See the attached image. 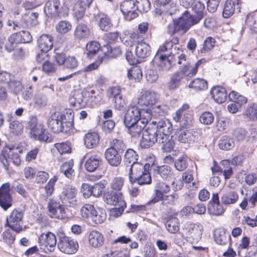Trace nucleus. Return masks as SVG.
<instances>
[{
    "instance_id": "nucleus-34",
    "label": "nucleus",
    "mask_w": 257,
    "mask_h": 257,
    "mask_svg": "<svg viewBox=\"0 0 257 257\" xmlns=\"http://www.w3.org/2000/svg\"><path fill=\"white\" fill-rule=\"evenodd\" d=\"M84 145L88 149L95 147L99 142V137L95 132L86 134L84 139Z\"/></svg>"
},
{
    "instance_id": "nucleus-55",
    "label": "nucleus",
    "mask_w": 257,
    "mask_h": 257,
    "mask_svg": "<svg viewBox=\"0 0 257 257\" xmlns=\"http://www.w3.org/2000/svg\"><path fill=\"white\" fill-rule=\"evenodd\" d=\"M55 29L58 33L65 34L72 29V25L69 21H61L56 25Z\"/></svg>"
},
{
    "instance_id": "nucleus-51",
    "label": "nucleus",
    "mask_w": 257,
    "mask_h": 257,
    "mask_svg": "<svg viewBox=\"0 0 257 257\" xmlns=\"http://www.w3.org/2000/svg\"><path fill=\"white\" fill-rule=\"evenodd\" d=\"M155 15L157 19L162 24L170 22L173 20L171 13L163 12L160 9H156Z\"/></svg>"
},
{
    "instance_id": "nucleus-18",
    "label": "nucleus",
    "mask_w": 257,
    "mask_h": 257,
    "mask_svg": "<svg viewBox=\"0 0 257 257\" xmlns=\"http://www.w3.org/2000/svg\"><path fill=\"white\" fill-rule=\"evenodd\" d=\"M186 237L192 238L194 241H198L202 235V227L194 223L187 224L183 228Z\"/></svg>"
},
{
    "instance_id": "nucleus-56",
    "label": "nucleus",
    "mask_w": 257,
    "mask_h": 257,
    "mask_svg": "<svg viewBox=\"0 0 257 257\" xmlns=\"http://www.w3.org/2000/svg\"><path fill=\"white\" fill-rule=\"evenodd\" d=\"M218 146L220 149L223 150H229L234 146L233 140L227 136H223L219 140Z\"/></svg>"
},
{
    "instance_id": "nucleus-7",
    "label": "nucleus",
    "mask_w": 257,
    "mask_h": 257,
    "mask_svg": "<svg viewBox=\"0 0 257 257\" xmlns=\"http://www.w3.org/2000/svg\"><path fill=\"white\" fill-rule=\"evenodd\" d=\"M155 127H148L144 131L140 145L143 148H147L152 146L155 143L162 144L163 146V141L158 135Z\"/></svg>"
},
{
    "instance_id": "nucleus-9",
    "label": "nucleus",
    "mask_w": 257,
    "mask_h": 257,
    "mask_svg": "<svg viewBox=\"0 0 257 257\" xmlns=\"http://www.w3.org/2000/svg\"><path fill=\"white\" fill-rule=\"evenodd\" d=\"M61 251L67 254H74L78 250L79 245L77 241L66 236L60 237L57 244Z\"/></svg>"
},
{
    "instance_id": "nucleus-23",
    "label": "nucleus",
    "mask_w": 257,
    "mask_h": 257,
    "mask_svg": "<svg viewBox=\"0 0 257 257\" xmlns=\"http://www.w3.org/2000/svg\"><path fill=\"white\" fill-rule=\"evenodd\" d=\"M77 190L75 188H64L60 195V199L64 204L75 205L76 202Z\"/></svg>"
},
{
    "instance_id": "nucleus-62",
    "label": "nucleus",
    "mask_w": 257,
    "mask_h": 257,
    "mask_svg": "<svg viewBox=\"0 0 257 257\" xmlns=\"http://www.w3.org/2000/svg\"><path fill=\"white\" fill-rule=\"evenodd\" d=\"M34 106L37 108H41L46 105L47 99L46 96L42 94H37L34 97Z\"/></svg>"
},
{
    "instance_id": "nucleus-50",
    "label": "nucleus",
    "mask_w": 257,
    "mask_h": 257,
    "mask_svg": "<svg viewBox=\"0 0 257 257\" xmlns=\"http://www.w3.org/2000/svg\"><path fill=\"white\" fill-rule=\"evenodd\" d=\"M100 45L96 41H91L86 46V54L88 58H92L99 50Z\"/></svg>"
},
{
    "instance_id": "nucleus-19",
    "label": "nucleus",
    "mask_w": 257,
    "mask_h": 257,
    "mask_svg": "<svg viewBox=\"0 0 257 257\" xmlns=\"http://www.w3.org/2000/svg\"><path fill=\"white\" fill-rule=\"evenodd\" d=\"M128 176L130 181L133 183H134V179H136L137 177L141 174L142 173L145 172L147 169H149L150 168V165L146 164L143 165L142 164L136 162L134 164L128 166Z\"/></svg>"
},
{
    "instance_id": "nucleus-40",
    "label": "nucleus",
    "mask_w": 257,
    "mask_h": 257,
    "mask_svg": "<svg viewBox=\"0 0 257 257\" xmlns=\"http://www.w3.org/2000/svg\"><path fill=\"white\" fill-rule=\"evenodd\" d=\"M94 212L88 221L92 225L102 223L105 220L106 215L102 209L98 208Z\"/></svg>"
},
{
    "instance_id": "nucleus-37",
    "label": "nucleus",
    "mask_w": 257,
    "mask_h": 257,
    "mask_svg": "<svg viewBox=\"0 0 257 257\" xmlns=\"http://www.w3.org/2000/svg\"><path fill=\"white\" fill-rule=\"evenodd\" d=\"M9 132L12 136H20L24 131V125L22 122L18 120H11L9 122Z\"/></svg>"
},
{
    "instance_id": "nucleus-20",
    "label": "nucleus",
    "mask_w": 257,
    "mask_h": 257,
    "mask_svg": "<svg viewBox=\"0 0 257 257\" xmlns=\"http://www.w3.org/2000/svg\"><path fill=\"white\" fill-rule=\"evenodd\" d=\"M104 188L105 184L101 181L95 184L92 186L88 184H83L82 185V188L83 190H88L89 191L88 193L86 192L83 193L84 197H88L91 195L98 197L100 196Z\"/></svg>"
},
{
    "instance_id": "nucleus-22",
    "label": "nucleus",
    "mask_w": 257,
    "mask_h": 257,
    "mask_svg": "<svg viewBox=\"0 0 257 257\" xmlns=\"http://www.w3.org/2000/svg\"><path fill=\"white\" fill-rule=\"evenodd\" d=\"M61 10L59 0H48L46 3L44 12L48 17H58Z\"/></svg>"
},
{
    "instance_id": "nucleus-16",
    "label": "nucleus",
    "mask_w": 257,
    "mask_h": 257,
    "mask_svg": "<svg viewBox=\"0 0 257 257\" xmlns=\"http://www.w3.org/2000/svg\"><path fill=\"white\" fill-rule=\"evenodd\" d=\"M47 208L49 215L51 217L62 219L65 217L64 207L55 199H49Z\"/></svg>"
},
{
    "instance_id": "nucleus-53",
    "label": "nucleus",
    "mask_w": 257,
    "mask_h": 257,
    "mask_svg": "<svg viewBox=\"0 0 257 257\" xmlns=\"http://www.w3.org/2000/svg\"><path fill=\"white\" fill-rule=\"evenodd\" d=\"M215 242L220 245H225L229 242L230 235L226 234L224 231H216L214 233Z\"/></svg>"
},
{
    "instance_id": "nucleus-36",
    "label": "nucleus",
    "mask_w": 257,
    "mask_h": 257,
    "mask_svg": "<svg viewBox=\"0 0 257 257\" xmlns=\"http://www.w3.org/2000/svg\"><path fill=\"white\" fill-rule=\"evenodd\" d=\"M135 52L136 55L140 58H145L150 56L151 47L146 43H139L137 44Z\"/></svg>"
},
{
    "instance_id": "nucleus-28",
    "label": "nucleus",
    "mask_w": 257,
    "mask_h": 257,
    "mask_svg": "<svg viewBox=\"0 0 257 257\" xmlns=\"http://www.w3.org/2000/svg\"><path fill=\"white\" fill-rule=\"evenodd\" d=\"M158 99V95L154 92L145 91L139 99L138 103L141 105L151 107Z\"/></svg>"
},
{
    "instance_id": "nucleus-8",
    "label": "nucleus",
    "mask_w": 257,
    "mask_h": 257,
    "mask_svg": "<svg viewBox=\"0 0 257 257\" xmlns=\"http://www.w3.org/2000/svg\"><path fill=\"white\" fill-rule=\"evenodd\" d=\"M38 243L41 249L45 253H48L55 250L57 240L54 233L48 232L40 235Z\"/></svg>"
},
{
    "instance_id": "nucleus-61",
    "label": "nucleus",
    "mask_w": 257,
    "mask_h": 257,
    "mask_svg": "<svg viewBox=\"0 0 257 257\" xmlns=\"http://www.w3.org/2000/svg\"><path fill=\"white\" fill-rule=\"evenodd\" d=\"M195 137L192 133L188 131L181 132L178 138V141L182 143H190L194 141Z\"/></svg>"
},
{
    "instance_id": "nucleus-21",
    "label": "nucleus",
    "mask_w": 257,
    "mask_h": 257,
    "mask_svg": "<svg viewBox=\"0 0 257 257\" xmlns=\"http://www.w3.org/2000/svg\"><path fill=\"white\" fill-rule=\"evenodd\" d=\"M65 115L60 113H54L49 118L47 124L50 130L54 133H59L61 131L62 119Z\"/></svg>"
},
{
    "instance_id": "nucleus-5",
    "label": "nucleus",
    "mask_w": 257,
    "mask_h": 257,
    "mask_svg": "<svg viewBox=\"0 0 257 257\" xmlns=\"http://www.w3.org/2000/svg\"><path fill=\"white\" fill-rule=\"evenodd\" d=\"M148 112L152 114L150 109H140L135 106H130L124 111L123 122L125 126H130L143 118V111Z\"/></svg>"
},
{
    "instance_id": "nucleus-52",
    "label": "nucleus",
    "mask_w": 257,
    "mask_h": 257,
    "mask_svg": "<svg viewBox=\"0 0 257 257\" xmlns=\"http://www.w3.org/2000/svg\"><path fill=\"white\" fill-rule=\"evenodd\" d=\"M228 98L230 101L239 105V106H241L247 102V98L239 94L235 91H232L229 93Z\"/></svg>"
},
{
    "instance_id": "nucleus-6",
    "label": "nucleus",
    "mask_w": 257,
    "mask_h": 257,
    "mask_svg": "<svg viewBox=\"0 0 257 257\" xmlns=\"http://www.w3.org/2000/svg\"><path fill=\"white\" fill-rule=\"evenodd\" d=\"M121 92V88L118 86L110 87L106 91V95L111 101L114 108L118 110H121L127 103Z\"/></svg>"
},
{
    "instance_id": "nucleus-10",
    "label": "nucleus",
    "mask_w": 257,
    "mask_h": 257,
    "mask_svg": "<svg viewBox=\"0 0 257 257\" xmlns=\"http://www.w3.org/2000/svg\"><path fill=\"white\" fill-rule=\"evenodd\" d=\"M142 114L143 118L140 121L130 126H126L128 129L129 134L133 137H139L142 133H143V130L149 121L151 120L152 117L151 113H148V112L144 111Z\"/></svg>"
},
{
    "instance_id": "nucleus-59",
    "label": "nucleus",
    "mask_w": 257,
    "mask_h": 257,
    "mask_svg": "<svg viewBox=\"0 0 257 257\" xmlns=\"http://www.w3.org/2000/svg\"><path fill=\"white\" fill-rule=\"evenodd\" d=\"M95 210L93 205L88 204H85L81 209V215L83 218L88 219L89 221L90 216L94 213V212Z\"/></svg>"
},
{
    "instance_id": "nucleus-48",
    "label": "nucleus",
    "mask_w": 257,
    "mask_h": 257,
    "mask_svg": "<svg viewBox=\"0 0 257 257\" xmlns=\"http://www.w3.org/2000/svg\"><path fill=\"white\" fill-rule=\"evenodd\" d=\"M125 179L121 177H115L109 182V187L111 191H120L124 186Z\"/></svg>"
},
{
    "instance_id": "nucleus-3",
    "label": "nucleus",
    "mask_w": 257,
    "mask_h": 257,
    "mask_svg": "<svg viewBox=\"0 0 257 257\" xmlns=\"http://www.w3.org/2000/svg\"><path fill=\"white\" fill-rule=\"evenodd\" d=\"M177 54H174V58L177 59V63L181 65L180 67V71L183 73L184 77H186L187 79L191 78L195 76L197 72L198 68L202 63H205V59H201L197 61L194 66H191V62L188 58L183 53V51L178 49Z\"/></svg>"
},
{
    "instance_id": "nucleus-38",
    "label": "nucleus",
    "mask_w": 257,
    "mask_h": 257,
    "mask_svg": "<svg viewBox=\"0 0 257 257\" xmlns=\"http://www.w3.org/2000/svg\"><path fill=\"white\" fill-rule=\"evenodd\" d=\"M74 162L70 160L62 164L60 168L61 172L67 178L72 179L75 176V171L73 169Z\"/></svg>"
},
{
    "instance_id": "nucleus-27",
    "label": "nucleus",
    "mask_w": 257,
    "mask_h": 257,
    "mask_svg": "<svg viewBox=\"0 0 257 257\" xmlns=\"http://www.w3.org/2000/svg\"><path fill=\"white\" fill-rule=\"evenodd\" d=\"M53 41L52 36L43 34L38 39V46L41 51L48 52L53 46Z\"/></svg>"
},
{
    "instance_id": "nucleus-63",
    "label": "nucleus",
    "mask_w": 257,
    "mask_h": 257,
    "mask_svg": "<svg viewBox=\"0 0 257 257\" xmlns=\"http://www.w3.org/2000/svg\"><path fill=\"white\" fill-rule=\"evenodd\" d=\"M127 76L130 79H135L139 81L142 78V70L139 67H133L128 71Z\"/></svg>"
},
{
    "instance_id": "nucleus-45",
    "label": "nucleus",
    "mask_w": 257,
    "mask_h": 257,
    "mask_svg": "<svg viewBox=\"0 0 257 257\" xmlns=\"http://www.w3.org/2000/svg\"><path fill=\"white\" fill-rule=\"evenodd\" d=\"M8 87L11 92L16 95L20 94L24 89L21 81L14 79H13L11 81L9 82Z\"/></svg>"
},
{
    "instance_id": "nucleus-39",
    "label": "nucleus",
    "mask_w": 257,
    "mask_h": 257,
    "mask_svg": "<svg viewBox=\"0 0 257 257\" xmlns=\"http://www.w3.org/2000/svg\"><path fill=\"white\" fill-rule=\"evenodd\" d=\"M138 160V155L136 152L132 149H128L125 151L124 158L123 164L126 166V168L130 166L132 164L137 162Z\"/></svg>"
},
{
    "instance_id": "nucleus-4",
    "label": "nucleus",
    "mask_w": 257,
    "mask_h": 257,
    "mask_svg": "<svg viewBox=\"0 0 257 257\" xmlns=\"http://www.w3.org/2000/svg\"><path fill=\"white\" fill-rule=\"evenodd\" d=\"M21 152L22 150L15 147H6L3 150L0 156V161L7 170L9 169L11 161L16 166L21 164V160L19 153Z\"/></svg>"
},
{
    "instance_id": "nucleus-33",
    "label": "nucleus",
    "mask_w": 257,
    "mask_h": 257,
    "mask_svg": "<svg viewBox=\"0 0 257 257\" xmlns=\"http://www.w3.org/2000/svg\"><path fill=\"white\" fill-rule=\"evenodd\" d=\"M211 94L214 100L218 103L224 102L227 98V93L225 89L219 86L213 87Z\"/></svg>"
},
{
    "instance_id": "nucleus-25",
    "label": "nucleus",
    "mask_w": 257,
    "mask_h": 257,
    "mask_svg": "<svg viewBox=\"0 0 257 257\" xmlns=\"http://www.w3.org/2000/svg\"><path fill=\"white\" fill-rule=\"evenodd\" d=\"M162 203L160 205V210L164 213H169L173 206L175 204V201L178 198L176 193L171 195L161 196Z\"/></svg>"
},
{
    "instance_id": "nucleus-60",
    "label": "nucleus",
    "mask_w": 257,
    "mask_h": 257,
    "mask_svg": "<svg viewBox=\"0 0 257 257\" xmlns=\"http://www.w3.org/2000/svg\"><path fill=\"white\" fill-rule=\"evenodd\" d=\"M188 159L187 157L184 155L179 157L175 162L176 169L179 171L185 170L188 165Z\"/></svg>"
},
{
    "instance_id": "nucleus-46",
    "label": "nucleus",
    "mask_w": 257,
    "mask_h": 257,
    "mask_svg": "<svg viewBox=\"0 0 257 257\" xmlns=\"http://www.w3.org/2000/svg\"><path fill=\"white\" fill-rule=\"evenodd\" d=\"M243 115L250 121L257 120V104H248L245 110Z\"/></svg>"
},
{
    "instance_id": "nucleus-11",
    "label": "nucleus",
    "mask_w": 257,
    "mask_h": 257,
    "mask_svg": "<svg viewBox=\"0 0 257 257\" xmlns=\"http://www.w3.org/2000/svg\"><path fill=\"white\" fill-rule=\"evenodd\" d=\"M24 214L22 211L14 209L11 213L9 218H7V225L12 230L20 233L23 230L21 222H22Z\"/></svg>"
},
{
    "instance_id": "nucleus-24",
    "label": "nucleus",
    "mask_w": 257,
    "mask_h": 257,
    "mask_svg": "<svg viewBox=\"0 0 257 257\" xmlns=\"http://www.w3.org/2000/svg\"><path fill=\"white\" fill-rule=\"evenodd\" d=\"M32 36L28 31H22L12 34L9 38L12 43H29L32 41Z\"/></svg>"
},
{
    "instance_id": "nucleus-35",
    "label": "nucleus",
    "mask_w": 257,
    "mask_h": 257,
    "mask_svg": "<svg viewBox=\"0 0 257 257\" xmlns=\"http://www.w3.org/2000/svg\"><path fill=\"white\" fill-rule=\"evenodd\" d=\"M238 195L235 191H229L224 193L221 197L223 204L230 205L235 203L238 199Z\"/></svg>"
},
{
    "instance_id": "nucleus-26",
    "label": "nucleus",
    "mask_w": 257,
    "mask_h": 257,
    "mask_svg": "<svg viewBox=\"0 0 257 257\" xmlns=\"http://www.w3.org/2000/svg\"><path fill=\"white\" fill-rule=\"evenodd\" d=\"M105 157L107 163L111 166L117 167L121 162V157L118 151L113 148H108L105 152Z\"/></svg>"
},
{
    "instance_id": "nucleus-30",
    "label": "nucleus",
    "mask_w": 257,
    "mask_h": 257,
    "mask_svg": "<svg viewBox=\"0 0 257 257\" xmlns=\"http://www.w3.org/2000/svg\"><path fill=\"white\" fill-rule=\"evenodd\" d=\"M101 162L102 159L100 156L97 154L92 155L86 159L85 168L87 171L92 172L97 169Z\"/></svg>"
},
{
    "instance_id": "nucleus-57",
    "label": "nucleus",
    "mask_w": 257,
    "mask_h": 257,
    "mask_svg": "<svg viewBox=\"0 0 257 257\" xmlns=\"http://www.w3.org/2000/svg\"><path fill=\"white\" fill-rule=\"evenodd\" d=\"M151 177L149 172V169H147L145 172L144 171L138 176L136 179H134V183L137 182L140 185L149 184L151 183Z\"/></svg>"
},
{
    "instance_id": "nucleus-14",
    "label": "nucleus",
    "mask_w": 257,
    "mask_h": 257,
    "mask_svg": "<svg viewBox=\"0 0 257 257\" xmlns=\"http://www.w3.org/2000/svg\"><path fill=\"white\" fill-rule=\"evenodd\" d=\"M10 191L11 185L8 182L3 184L0 187V206L5 210L12 205L13 198Z\"/></svg>"
},
{
    "instance_id": "nucleus-29",
    "label": "nucleus",
    "mask_w": 257,
    "mask_h": 257,
    "mask_svg": "<svg viewBox=\"0 0 257 257\" xmlns=\"http://www.w3.org/2000/svg\"><path fill=\"white\" fill-rule=\"evenodd\" d=\"M91 32L89 28L85 24H79L75 28L74 37L77 40H84L89 38Z\"/></svg>"
},
{
    "instance_id": "nucleus-32",
    "label": "nucleus",
    "mask_w": 257,
    "mask_h": 257,
    "mask_svg": "<svg viewBox=\"0 0 257 257\" xmlns=\"http://www.w3.org/2000/svg\"><path fill=\"white\" fill-rule=\"evenodd\" d=\"M95 20L97 22L99 27L104 31H108L112 26L109 17L104 13H99L95 16Z\"/></svg>"
},
{
    "instance_id": "nucleus-64",
    "label": "nucleus",
    "mask_w": 257,
    "mask_h": 257,
    "mask_svg": "<svg viewBox=\"0 0 257 257\" xmlns=\"http://www.w3.org/2000/svg\"><path fill=\"white\" fill-rule=\"evenodd\" d=\"M137 10L140 12H147L151 8V3L149 0H135Z\"/></svg>"
},
{
    "instance_id": "nucleus-54",
    "label": "nucleus",
    "mask_w": 257,
    "mask_h": 257,
    "mask_svg": "<svg viewBox=\"0 0 257 257\" xmlns=\"http://www.w3.org/2000/svg\"><path fill=\"white\" fill-rule=\"evenodd\" d=\"M144 39V35L139 33L138 31H136V32L132 33L129 37L131 44H130L127 41H125V43H127V44L125 43V44L132 47L134 45H137L139 43H144V42H143Z\"/></svg>"
},
{
    "instance_id": "nucleus-49",
    "label": "nucleus",
    "mask_w": 257,
    "mask_h": 257,
    "mask_svg": "<svg viewBox=\"0 0 257 257\" xmlns=\"http://www.w3.org/2000/svg\"><path fill=\"white\" fill-rule=\"evenodd\" d=\"M86 3L78 1L74 6V15L77 20L81 19L84 15L86 9Z\"/></svg>"
},
{
    "instance_id": "nucleus-2",
    "label": "nucleus",
    "mask_w": 257,
    "mask_h": 257,
    "mask_svg": "<svg viewBox=\"0 0 257 257\" xmlns=\"http://www.w3.org/2000/svg\"><path fill=\"white\" fill-rule=\"evenodd\" d=\"M151 123L156 125L155 128L163 141V146H162L163 151L171 152L175 145L174 141L170 138V135L173 130L171 123L168 120H161L157 123L152 121Z\"/></svg>"
},
{
    "instance_id": "nucleus-43",
    "label": "nucleus",
    "mask_w": 257,
    "mask_h": 257,
    "mask_svg": "<svg viewBox=\"0 0 257 257\" xmlns=\"http://www.w3.org/2000/svg\"><path fill=\"white\" fill-rule=\"evenodd\" d=\"M157 197H155L154 199L150 200L149 203H155L159 201V198H160L161 196H162V193H167L171 190V186L169 184L163 182H160L157 183Z\"/></svg>"
},
{
    "instance_id": "nucleus-31",
    "label": "nucleus",
    "mask_w": 257,
    "mask_h": 257,
    "mask_svg": "<svg viewBox=\"0 0 257 257\" xmlns=\"http://www.w3.org/2000/svg\"><path fill=\"white\" fill-rule=\"evenodd\" d=\"M88 242L89 244L92 246L94 247H99L103 244V236L99 232L93 230L89 234Z\"/></svg>"
},
{
    "instance_id": "nucleus-58",
    "label": "nucleus",
    "mask_w": 257,
    "mask_h": 257,
    "mask_svg": "<svg viewBox=\"0 0 257 257\" xmlns=\"http://www.w3.org/2000/svg\"><path fill=\"white\" fill-rule=\"evenodd\" d=\"M184 77L183 73H181L180 71L174 74L172 76L169 82V88L174 89L178 87Z\"/></svg>"
},
{
    "instance_id": "nucleus-1",
    "label": "nucleus",
    "mask_w": 257,
    "mask_h": 257,
    "mask_svg": "<svg viewBox=\"0 0 257 257\" xmlns=\"http://www.w3.org/2000/svg\"><path fill=\"white\" fill-rule=\"evenodd\" d=\"M199 21V18H194L188 12H185L178 20L173 19L170 22L167 27V32L171 36L180 30L185 33L191 26L198 23Z\"/></svg>"
},
{
    "instance_id": "nucleus-17",
    "label": "nucleus",
    "mask_w": 257,
    "mask_h": 257,
    "mask_svg": "<svg viewBox=\"0 0 257 257\" xmlns=\"http://www.w3.org/2000/svg\"><path fill=\"white\" fill-rule=\"evenodd\" d=\"M88 94L86 91H76L73 95L69 98V102L72 105L77 108L84 107L88 103L86 96L89 95Z\"/></svg>"
},
{
    "instance_id": "nucleus-12",
    "label": "nucleus",
    "mask_w": 257,
    "mask_h": 257,
    "mask_svg": "<svg viewBox=\"0 0 257 257\" xmlns=\"http://www.w3.org/2000/svg\"><path fill=\"white\" fill-rule=\"evenodd\" d=\"M104 201L108 204L118 207V208L121 209L122 211H123V207L126 205L122 194L120 192H108L104 196Z\"/></svg>"
},
{
    "instance_id": "nucleus-41",
    "label": "nucleus",
    "mask_w": 257,
    "mask_h": 257,
    "mask_svg": "<svg viewBox=\"0 0 257 257\" xmlns=\"http://www.w3.org/2000/svg\"><path fill=\"white\" fill-rule=\"evenodd\" d=\"M237 0H227L224 4L222 16L225 18L230 17L234 13Z\"/></svg>"
},
{
    "instance_id": "nucleus-44",
    "label": "nucleus",
    "mask_w": 257,
    "mask_h": 257,
    "mask_svg": "<svg viewBox=\"0 0 257 257\" xmlns=\"http://www.w3.org/2000/svg\"><path fill=\"white\" fill-rule=\"evenodd\" d=\"M188 87L196 91L204 90L208 87V83L203 78H197L189 83Z\"/></svg>"
},
{
    "instance_id": "nucleus-42",
    "label": "nucleus",
    "mask_w": 257,
    "mask_h": 257,
    "mask_svg": "<svg viewBox=\"0 0 257 257\" xmlns=\"http://www.w3.org/2000/svg\"><path fill=\"white\" fill-rule=\"evenodd\" d=\"M157 172L160 176L166 180H170L174 178V174L172 168L168 165H163L157 168Z\"/></svg>"
},
{
    "instance_id": "nucleus-13",
    "label": "nucleus",
    "mask_w": 257,
    "mask_h": 257,
    "mask_svg": "<svg viewBox=\"0 0 257 257\" xmlns=\"http://www.w3.org/2000/svg\"><path fill=\"white\" fill-rule=\"evenodd\" d=\"M177 53L171 52L170 54L168 56L167 55H159L156 54L155 56L154 61L159 63V66L163 70H169L172 67V65H175L177 63L178 60L175 59L174 58V54Z\"/></svg>"
},
{
    "instance_id": "nucleus-15",
    "label": "nucleus",
    "mask_w": 257,
    "mask_h": 257,
    "mask_svg": "<svg viewBox=\"0 0 257 257\" xmlns=\"http://www.w3.org/2000/svg\"><path fill=\"white\" fill-rule=\"evenodd\" d=\"M136 3L134 0L124 1L120 5V10L126 20L131 21L138 16Z\"/></svg>"
},
{
    "instance_id": "nucleus-47",
    "label": "nucleus",
    "mask_w": 257,
    "mask_h": 257,
    "mask_svg": "<svg viewBox=\"0 0 257 257\" xmlns=\"http://www.w3.org/2000/svg\"><path fill=\"white\" fill-rule=\"evenodd\" d=\"M179 220L177 217L169 218L166 223V228L171 233H175L179 230Z\"/></svg>"
}]
</instances>
